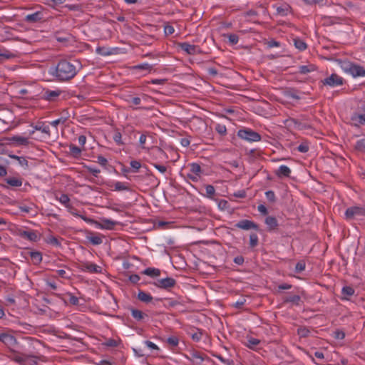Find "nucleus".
I'll list each match as a JSON object with an SVG mask.
<instances>
[{"mask_svg":"<svg viewBox=\"0 0 365 365\" xmlns=\"http://www.w3.org/2000/svg\"><path fill=\"white\" fill-rule=\"evenodd\" d=\"M186 358L191 361L196 360L197 364H201L205 360L204 355L197 351H191L190 356H186Z\"/></svg>","mask_w":365,"mask_h":365,"instance_id":"13","label":"nucleus"},{"mask_svg":"<svg viewBox=\"0 0 365 365\" xmlns=\"http://www.w3.org/2000/svg\"><path fill=\"white\" fill-rule=\"evenodd\" d=\"M267 45L269 48H272L274 46L279 47L280 46V43L274 39H272L267 43Z\"/></svg>","mask_w":365,"mask_h":365,"instance_id":"62","label":"nucleus"},{"mask_svg":"<svg viewBox=\"0 0 365 365\" xmlns=\"http://www.w3.org/2000/svg\"><path fill=\"white\" fill-rule=\"evenodd\" d=\"M103 344L106 346H109V347H116V346H118V344L116 340H115L113 339H108Z\"/></svg>","mask_w":365,"mask_h":365,"instance_id":"49","label":"nucleus"},{"mask_svg":"<svg viewBox=\"0 0 365 365\" xmlns=\"http://www.w3.org/2000/svg\"><path fill=\"white\" fill-rule=\"evenodd\" d=\"M81 268L82 270L88 271L91 273H99L101 272V267L93 263H82Z\"/></svg>","mask_w":365,"mask_h":365,"instance_id":"10","label":"nucleus"},{"mask_svg":"<svg viewBox=\"0 0 365 365\" xmlns=\"http://www.w3.org/2000/svg\"><path fill=\"white\" fill-rule=\"evenodd\" d=\"M215 130L218 133H220L222 135H225L227 133V128L224 125L217 124L215 127Z\"/></svg>","mask_w":365,"mask_h":365,"instance_id":"48","label":"nucleus"},{"mask_svg":"<svg viewBox=\"0 0 365 365\" xmlns=\"http://www.w3.org/2000/svg\"><path fill=\"white\" fill-rule=\"evenodd\" d=\"M68 296H69V302L72 305H78V302H79V300H78V298L73 296L72 294L71 293H68Z\"/></svg>","mask_w":365,"mask_h":365,"instance_id":"58","label":"nucleus"},{"mask_svg":"<svg viewBox=\"0 0 365 365\" xmlns=\"http://www.w3.org/2000/svg\"><path fill=\"white\" fill-rule=\"evenodd\" d=\"M68 117H69L68 115H66V116H64V117H63V116H62V117H61L60 118L56 119V120H55L52 121V122L51 123V125H53V126H54V127H56V126H57L58 124H60V123H66V120H68Z\"/></svg>","mask_w":365,"mask_h":365,"instance_id":"43","label":"nucleus"},{"mask_svg":"<svg viewBox=\"0 0 365 365\" xmlns=\"http://www.w3.org/2000/svg\"><path fill=\"white\" fill-rule=\"evenodd\" d=\"M121 138H122V135H121V133L120 132H116L115 134H114V136H113V140L114 141L118 144V145H123V143L122 142L121 140Z\"/></svg>","mask_w":365,"mask_h":365,"instance_id":"57","label":"nucleus"},{"mask_svg":"<svg viewBox=\"0 0 365 365\" xmlns=\"http://www.w3.org/2000/svg\"><path fill=\"white\" fill-rule=\"evenodd\" d=\"M14 340V338L8 334L1 333L0 334V341H2L4 344L8 342H11Z\"/></svg>","mask_w":365,"mask_h":365,"instance_id":"35","label":"nucleus"},{"mask_svg":"<svg viewBox=\"0 0 365 365\" xmlns=\"http://www.w3.org/2000/svg\"><path fill=\"white\" fill-rule=\"evenodd\" d=\"M354 148L359 152L365 151V137L356 141Z\"/></svg>","mask_w":365,"mask_h":365,"instance_id":"30","label":"nucleus"},{"mask_svg":"<svg viewBox=\"0 0 365 365\" xmlns=\"http://www.w3.org/2000/svg\"><path fill=\"white\" fill-rule=\"evenodd\" d=\"M178 46L181 50L186 52L189 55H195L201 53L199 46L190 44L187 42L180 43Z\"/></svg>","mask_w":365,"mask_h":365,"instance_id":"9","label":"nucleus"},{"mask_svg":"<svg viewBox=\"0 0 365 365\" xmlns=\"http://www.w3.org/2000/svg\"><path fill=\"white\" fill-rule=\"evenodd\" d=\"M260 343V341L257 339L251 338L250 340H248V347L250 349H254L255 346L258 345Z\"/></svg>","mask_w":365,"mask_h":365,"instance_id":"50","label":"nucleus"},{"mask_svg":"<svg viewBox=\"0 0 365 365\" xmlns=\"http://www.w3.org/2000/svg\"><path fill=\"white\" fill-rule=\"evenodd\" d=\"M87 240L91 242L93 245H98L103 242L102 238L100 236H90L86 237Z\"/></svg>","mask_w":365,"mask_h":365,"instance_id":"33","label":"nucleus"},{"mask_svg":"<svg viewBox=\"0 0 365 365\" xmlns=\"http://www.w3.org/2000/svg\"><path fill=\"white\" fill-rule=\"evenodd\" d=\"M96 52L98 54H100L102 56H108L112 53L111 51H108V48H107L106 47H101V46H98L96 48Z\"/></svg>","mask_w":365,"mask_h":365,"instance_id":"40","label":"nucleus"},{"mask_svg":"<svg viewBox=\"0 0 365 365\" xmlns=\"http://www.w3.org/2000/svg\"><path fill=\"white\" fill-rule=\"evenodd\" d=\"M61 93V91L60 90H46L43 93V98L48 101H54L60 96Z\"/></svg>","mask_w":365,"mask_h":365,"instance_id":"12","label":"nucleus"},{"mask_svg":"<svg viewBox=\"0 0 365 365\" xmlns=\"http://www.w3.org/2000/svg\"><path fill=\"white\" fill-rule=\"evenodd\" d=\"M346 220L357 219L363 216V207L353 206L346 209L345 212Z\"/></svg>","mask_w":365,"mask_h":365,"instance_id":"6","label":"nucleus"},{"mask_svg":"<svg viewBox=\"0 0 365 365\" xmlns=\"http://www.w3.org/2000/svg\"><path fill=\"white\" fill-rule=\"evenodd\" d=\"M265 224L267 225V230L272 232L277 229L279 224L275 217L268 216L265 218Z\"/></svg>","mask_w":365,"mask_h":365,"instance_id":"11","label":"nucleus"},{"mask_svg":"<svg viewBox=\"0 0 365 365\" xmlns=\"http://www.w3.org/2000/svg\"><path fill=\"white\" fill-rule=\"evenodd\" d=\"M344 296H352L354 294V289L350 286H345L341 289Z\"/></svg>","mask_w":365,"mask_h":365,"instance_id":"38","label":"nucleus"},{"mask_svg":"<svg viewBox=\"0 0 365 365\" xmlns=\"http://www.w3.org/2000/svg\"><path fill=\"white\" fill-rule=\"evenodd\" d=\"M316 69V66L313 64L307 65V66H301L299 68V72L301 74H306L311 71H313Z\"/></svg>","mask_w":365,"mask_h":365,"instance_id":"26","label":"nucleus"},{"mask_svg":"<svg viewBox=\"0 0 365 365\" xmlns=\"http://www.w3.org/2000/svg\"><path fill=\"white\" fill-rule=\"evenodd\" d=\"M235 226L245 230H249L250 229H254L257 231L260 230L259 226L257 224L249 220H242L236 223Z\"/></svg>","mask_w":365,"mask_h":365,"instance_id":"8","label":"nucleus"},{"mask_svg":"<svg viewBox=\"0 0 365 365\" xmlns=\"http://www.w3.org/2000/svg\"><path fill=\"white\" fill-rule=\"evenodd\" d=\"M30 257L34 264L37 265L42 261V254L38 251L29 252Z\"/></svg>","mask_w":365,"mask_h":365,"instance_id":"17","label":"nucleus"},{"mask_svg":"<svg viewBox=\"0 0 365 365\" xmlns=\"http://www.w3.org/2000/svg\"><path fill=\"white\" fill-rule=\"evenodd\" d=\"M336 339H343L345 337V333L342 330L336 329L334 333Z\"/></svg>","mask_w":365,"mask_h":365,"instance_id":"51","label":"nucleus"},{"mask_svg":"<svg viewBox=\"0 0 365 365\" xmlns=\"http://www.w3.org/2000/svg\"><path fill=\"white\" fill-rule=\"evenodd\" d=\"M305 262L304 260L299 261L295 266V272L300 273L305 269Z\"/></svg>","mask_w":365,"mask_h":365,"instance_id":"41","label":"nucleus"},{"mask_svg":"<svg viewBox=\"0 0 365 365\" xmlns=\"http://www.w3.org/2000/svg\"><path fill=\"white\" fill-rule=\"evenodd\" d=\"M258 245V237L255 233L250 235V246L252 248L255 247Z\"/></svg>","mask_w":365,"mask_h":365,"instance_id":"37","label":"nucleus"},{"mask_svg":"<svg viewBox=\"0 0 365 365\" xmlns=\"http://www.w3.org/2000/svg\"><path fill=\"white\" fill-rule=\"evenodd\" d=\"M300 301H301V297L299 295H291V296L286 297L284 299V302H285V303L292 302L296 305H299Z\"/></svg>","mask_w":365,"mask_h":365,"instance_id":"25","label":"nucleus"},{"mask_svg":"<svg viewBox=\"0 0 365 365\" xmlns=\"http://www.w3.org/2000/svg\"><path fill=\"white\" fill-rule=\"evenodd\" d=\"M16 57V55L6 49H4L3 52L0 51V59H11Z\"/></svg>","mask_w":365,"mask_h":365,"instance_id":"28","label":"nucleus"},{"mask_svg":"<svg viewBox=\"0 0 365 365\" xmlns=\"http://www.w3.org/2000/svg\"><path fill=\"white\" fill-rule=\"evenodd\" d=\"M102 222L103 223L102 227L106 228L107 230H113L115 225L118 224L117 222L113 221L109 219H103Z\"/></svg>","mask_w":365,"mask_h":365,"instance_id":"27","label":"nucleus"},{"mask_svg":"<svg viewBox=\"0 0 365 365\" xmlns=\"http://www.w3.org/2000/svg\"><path fill=\"white\" fill-rule=\"evenodd\" d=\"M310 331L306 327H300L298 329V334L301 337H307L308 336Z\"/></svg>","mask_w":365,"mask_h":365,"instance_id":"46","label":"nucleus"},{"mask_svg":"<svg viewBox=\"0 0 365 365\" xmlns=\"http://www.w3.org/2000/svg\"><path fill=\"white\" fill-rule=\"evenodd\" d=\"M294 43L295 47L297 48H298L299 51H304L307 47L306 43L299 38H294Z\"/></svg>","mask_w":365,"mask_h":365,"instance_id":"31","label":"nucleus"},{"mask_svg":"<svg viewBox=\"0 0 365 365\" xmlns=\"http://www.w3.org/2000/svg\"><path fill=\"white\" fill-rule=\"evenodd\" d=\"M319 83L322 84L320 88L323 86L334 88L342 86L344 83V79L336 73H332L331 76L321 80Z\"/></svg>","mask_w":365,"mask_h":365,"instance_id":"4","label":"nucleus"},{"mask_svg":"<svg viewBox=\"0 0 365 365\" xmlns=\"http://www.w3.org/2000/svg\"><path fill=\"white\" fill-rule=\"evenodd\" d=\"M130 309L132 317L137 321H141L144 319L145 317H148V315L140 310L134 308H130Z\"/></svg>","mask_w":365,"mask_h":365,"instance_id":"19","label":"nucleus"},{"mask_svg":"<svg viewBox=\"0 0 365 365\" xmlns=\"http://www.w3.org/2000/svg\"><path fill=\"white\" fill-rule=\"evenodd\" d=\"M153 68V66L150 65L148 63H142L138 64L136 66H134L133 67V69L134 70H146V71H150Z\"/></svg>","mask_w":365,"mask_h":365,"instance_id":"39","label":"nucleus"},{"mask_svg":"<svg viewBox=\"0 0 365 365\" xmlns=\"http://www.w3.org/2000/svg\"><path fill=\"white\" fill-rule=\"evenodd\" d=\"M224 36L228 38V40L232 45L237 44L239 41V36L235 34H225Z\"/></svg>","mask_w":365,"mask_h":365,"instance_id":"34","label":"nucleus"},{"mask_svg":"<svg viewBox=\"0 0 365 365\" xmlns=\"http://www.w3.org/2000/svg\"><path fill=\"white\" fill-rule=\"evenodd\" d=\"M56 198L66 207L70 208L71 205L69 204L70 198L66 194H61L59 197H56Z\"/></svg>","mask_w":365,"mask_h":365,"instance_id":"32","label":"nucleus"},{"mask_svg":"<svg viewBox=\"0 0 365 365\" xmlns=\"http://www.w3.org/2000/svg\"><path fill=\"white\" fill-rule=\"evenodd\" d=\"M8 358L11 360L17 362L21 365H36L37 361L35 360L36 358L33 355H27L18 352L14 350H10L7 354Z\"/></svg>","mask_w":365,"mask_h":365,"instance_id":"3","label":"nucleus"},{"mask_svg":"<svg viewBox=\"0 0 365 365\" xmlns=\"http://www.w3.org/2000/svg\"><path fill=\"white\" fill-rule=\"evenodd\" d=\"M167 342L172 346H177L178 345L179 340L176 336H170L167 339Z\"/></svg>","mask_w":365,"mask_h":365,"instance_id":"47","label":"nucleus"},{"mask_svg":"<svg viewBox=\"0 0 365 365\" xmlns=\"http://www.w3.org/2000/svg\"><path fill=\"white\" fill-rule=\"evenodd\" d=\"M190 171L195 174L196 175L199 176L201 173V167L199 164L193 163L190 165Z\"/></svg>","mask_w":365,"mask_h":365,"instance_id":"36","label":"nucleus"},{"mask_svg":"<svg viewBox=\"0 0 365 365\" xmlns=\"http://www.w3.org/2000/svg\"><path fill=\"white\" fill-rule=\"evenodd\" d=\"M128 103H132L135 106H138L141 103V98L139 97H130L129 99L126 100Z\"/></svg>","mask_w":365,"mask_h":365,"instance_id":"52","label":"nucleus"},{"mask_svg":"<svg viewBox=\"0 0 365 365\" xmlns=\"http://www.w3.org/2000/svg\"><path fill=\"white\" fill-rule=\"evenodd\" d=\"M154 284L158 288L169 289L175 286L176 281L172 277H166L165 279H158L157 282H154Z\"/></svg>","mask_w":365,"mask_h":365,"instance_id":"7","label":"nucleus"},{"mask_svg":"<svg viewBox=\"0 0 365 365\" xmlns=\"http://www.w3.org/2000/svg\"><path fill=\"white\" fill-rule=\"evenodd\" d=\"M50 244L54 245V246H56V247H61V242H59V240L53 237V236H51V237L48 238V241Z\"/></svg>","mask_w":365,"mask_h":365,"instance_id":"56","label":"nucleus"},{"mask_svg":"<svg viewBox=\"0 0 365 365\" xmlns=\"http://www.w3.org/2000/svg\"><path fill=\"white\" fill-rule=\"evenodd\" d=\"M11 140L22 145H27L29 143L28 138L19 135L13 136Z\"/></svg>","mask_w":365,"mask_h":365,"instance_id":"24","label":"nucleus"},{"mask_svg":"<svg viewBox=\"0 0 365 365\" xmlns=\"http://www.w3.org/2000/svg\"><path fill=\"white\" fill-rule=\"evenodd\" d=\"M43 19V14L41 11H36L31 14H28L25 17V21L29 23H36L41 21Z\"/></svg>","mask_w":365,"mask_h":365,"instance_id":"14","label":"nucleus"},{"mask_svg":"<svg viewBox=\"0 0 365 365\" xmlns=\"http://www.w3.org/2000/svg\"><path fill=\"white\" fill-rule=\"evenodd\" d=\"M35 130H41L42 133L49 134V127L48 126L36 125L35 127Z\"/></svg>","mask_w":365,"mask_h":365,"instance_id":"61","label":"nucleus"},{"mask_svg":"<svg viewBox=\"0 0 365 365\" xmlns=\"http://www.w3.org/2000/svg\"><path fill=\"white\" fill-rule=\"evenodd\" d=\"M289 5H284V6H278L277 8V13L279 15H282V16H285L287 15V11L289 10Z\"/></svg>","mask_w":365,"mask_h":365,"instance_id":"42","label":"nucleus"},{"mask_svg":"<svg viewBox=\"0 0 365 365\" xmlns=\"http://www.w3.org/2000/svg\"><path fill=\"white\" fill-rule=\"evenodd\" d=\"M86 168L89 173H91L95 177H98V175L101 172L99 169L94 168L91 166H86Z\"/></svg>","mask_w":365,"mask_h":365,"instance_id":"53","label":"nucleus"},{"mask_svg":"<svg viewBox=\"0 0 365 365\" xmlns=\"http://www.w3.org/2000/svg\"><path fill=\"white\" fill-rule=\"evenodd\" d=\"M207 196L208 197L212 198V196L215 194V187L211 185H206L205 187Z\"/></svg>","mask_w":365,"mask_h":365,"instance_id":"45","label":"nucleus"},{"mask_svg":"<svg viewBox=\"0 0 365 365\" xmlns=\"http://www.w3.org/2000/svg\"><path fill=\"white\" fill-rule=\"evenodd\" d=\"M237 136L249 142H257L261 140V135L250 128L240 129L237 132Z\"/></svg>","mask_w":365,"mask_h":365,"instance_id":"5","label":"nucleus"},{"mask_svg":"<svg viewBox=\"0 0 365 365\" xmlns=\"http://www.w3.org/2000/svg\"><path fill=\"white\" fill-rule=\"evenodd\" d=\"M138 299L143 302L149 303L153 300V297L143 291H139L138 294Z\"/></svg>","mask_w":365,"mask_h":365,"instance_id":"21","label":"nucleus"},{"mask_svg":"<svg viewBox=\"0 0 365 365\" xmlns=\"http://www.w3.org/2000/svg\"><path fill=\"white\" fill-rule=\"evenodd\" d=\"M291 120L294 123L295 126H297L299 129H304L307 128V126L304 123H302L297 119L292 118Z\"/></svg>","mask_w":365,"mask_h":365,"instance_id":"54","label":"nucleus"},{"mask_svg":"<svg viewBox=\"0 0 365 365\" xmlns=\"http://www.w3.org/2000/svg\"><path fill=\"white\" fill-rule=\"evenodd\" d=\"M337 61L341 68L354 78L365 76V68L363 66L346 60H338Z\"/></svg>","mask_w":365,"mask_h":365,"instance_id":"2","label":"nucleus"},{"mask_svg":"<svg viewBox=\"0 0 365 365\" xmlns=\"http://www.w3.org/2000/svg\"><path fill=\"white\" fill-rule=\"evenodd\" d=\"M297 150L301 153H307L309 150V146L306 143H302L298 146Z\"/></svg>","mask_w":365,"mask_h":365,"instance_id":"60","label":"nucleus"},{"mask_svg":"<svg viewBox=\"0 0 365 365\" xmlns=\"http://www.w3.org/2000/svg\"><path fill=\"white\" fill-rule=\"evenodd\" d=\"M76 63V61L72 63L66 59L59 61L52 73L53 76L59 81H66L73 78L78 73Z\"/></svg>","mask_w":365,"mask_h":365,"instance_id":"1","label":"nucleus"},{"mask_svg":"<svg viewBox=\"0 0 365 365\" xmlns=\"http://www.w3.org/2000/svg\"><path fill=\"white\" fill-rule=\"evenodd\" d=\"M164 31H165V35L169 36L174 33L175 29L173 26L166 25L164 28Z\"/></svg>","mask_w":365,"mask_h":365,"instance_id":"59","label":"nucleus"},{"mask_svg":"<svg viewBox=\"0 0 365 365\" xmlns=\"http://www.w3.org/2000/svg\"><path fill=\"white\" fill-rule=\"evenodd\" d=\"M21 237L29 240L31 242H36L38 239L37 234L34 231H22L20 233Z\"/></svg>","mask_w":365,"mask_h":365,"instance_id":"15","label":"nucleus"},{"mask_svg":"<svg viewBox=\"0 0 365 365\" xmlns=\"http://www.w3.org/2000/svg\"><path fill=\"white\" fill-rule=\"evenodd\" d=\"M100 165H103V166H106L108 163V160L106 158H104L103 156L102 155H99L98 156V161H97Z\"/></svg>","mask_w":365,"mask_h":365,"instance_id":"64","label":"nucleus"},{"mask_svg":"<svg viewBox=\"0 0 365 365\" xmlns=\"http://www.w3.org/2000/svg\"><path fill=\"white\" fill-rule=\"evenodd\" d=\"M7 184L12 187H20L22 185V180L16 178H9L5 179Z\"/></svg>","mask_w":365,"mask_h":365,"instance_id":"23","label":"nucleus"},{"mask_svg":"<svg viewBox=\"0 0 365 365\" xmlns=\"http://www.w3.org/2000/svg\"><path fill=\"white\" fill-rule=\"evenodd\" d=\"M70 149V153L74 157V158H78L81 153V150L78 146L71 144L69 146Z\"/></svg>","mask_w":365,"mask_h":365,"instance_id":"29","label":"nucleus"},{"mask_svg":"<svg viewBox=\"0 0 365 365\" xmlns=\"http://www.w3.org/2000/svg\"><path fill=\"white\" fill-rule=\"evenodd\" d=\"M15 30L12 28H10V27H5L4 29V34L3 35L4 36H5V38L1 40V41L2 42H4L6 41H8V40H11V39H14V40H17L18 38H14L13 37V32Z\"/></svg>","mask_w":365,"mask_h":365,"instance_id":"22","label":"nucleus"},{"mask_svg":"<svg viewBox=\"0 0 365 365\" xmlns=\"http://www.w3.org/2000/svg\"><path fill=\"white\" fill-rule=\"evenodd\" d=\"M130 166L133 169V172H138L139 168L141 167V164L140 162L137 160H132L130 162Z\"/></svg>","mask_w":365,"mask_h":365,"instance_id":"55","label":"nucleus"},{"mask_svg":"<svg viewBox=\"0 0 365 365\" xmlns=\"http://www.w3.org/2000/svg\"><path fill=\"white\" fill-rule=\"evenodd\" d=\"M257 210L263 215H267L268 214L267 209L264 205H259Z\"/></svg>","mask_w":365,"mask_h":365,"instance_id":"63","label":"nucleus"},{"mask_svg":"<svg viewBox=\"0 0 365 365\" xmlns=\"http://www.w3.org/2000/svg\"><path fill=\"white\" fill-rule=\"evenodd\" d=\"M267 199L271 202H275L276 197L275 194L272 190H268L265 192Z\"/></svg>","mask_w":365,"mask_h":365,"instance_id":"44","label":"nucleus"},{"mask_svg":"<svg viewBox=\"0 0 365 365\" xmlns=\"http://www.w3.org/2000/svg\"><path fill=\"white\" fill-rule=\"evenodd\" d=\"M160 270L154 267H148L142 272V274L150 276L151 277H156L160 275Z\"/></svg>","mask_w":365,"mask_h":365,"instance_id":"18","label":"nucleus"},{"mask_svg":"<svg viewBox=\"0 0 365 365\" xmlns=\"http://www.w3.org/2000/svg\"><path fill=\"white\" fill-rule=\"evenodd\" d=\"M275 174L279 178L282 177H289L291 174V170L286 165H281L277 170H276Z\"/></svg>","mask_w":365,"mask_h":365,"instance_id":"16","label":"nucleus"},{"mask_svg":"<svg viewBox=\"0 0 365 365\" xmlns=\"http://www.w3.org/2000/svg\"><path fill=\"white\" fill-rule=\"evenodd\" d=\"M114 191H131V188L128 183L116 182L114 183Z\"/></svg>","mask_w":365,"mask_h":365,"instance_id":"20","label":"nucleus"}]
</instances>
